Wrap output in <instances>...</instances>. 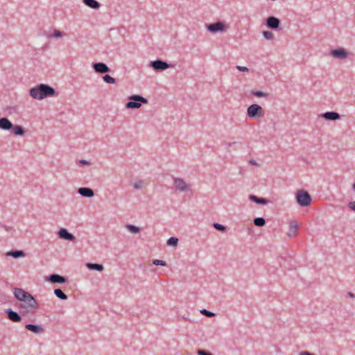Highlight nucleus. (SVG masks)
Listing matches in <instances>:
<instances>
[{
    "label": "nucleus",
    "instance_id": "1",
    "mask_svg": "<svg viewBox=\"0 0 355 355\" xmlns=\"http://www.w3.org/2000/svg\"><path fill=\"white\" fill-rule=\"evenodd\" d=\"M55 89L46 84H40L30 89L31 96L37 100H42L49 96H53L55 94Z\"/></svg>",
    "mask_w": 355,
    "mask_h": 355
},
{
    "label": "nucleus",
    "instance_id": "2",
    "mask_svg": "<svg viewBox=\"0 0 355 355\" xmlns=\"http://www.w3.org/2000/svg\"><path fill=\"white\" fill-rule=\"evenodd\" d=\"M17 307L19 309L20 313L25 315L29 313H33L37 309L38 304L34 297L30 295L22 300Z\"/></svg>",
    "mask_w": 355,
    "mask_h": 355
},
{
    "label": "nucleus",
    "instance_id": "3",
    "mask_svg": "<svg viewBox=\"0 0 355 355\" xmlns=\"http://www.w3.org/2000/svg\"><path fill=\"white\" fill-rule=\"evenodd\" d=\"M128 102L125 104L128 109H139L142 104H147V98L141 95L134 94L128 97Z\"/></svg>",
    "mask_w": 355,
    "mask_h": 355
},
{
    "label": "nucleus",
    "instance_id": "4",
    "mask_svg": "<svg viewBox=\"0 0 355 355\" xmlns=\"http://www.w3.org/2000/svg\"><path fill=\"white\" fill-rule=\"evenodd\" d=\"M247 115L250 119H260L264 116V111L261 105L252 104L248 107Z\"/></svg>",
    "mask_w": 355,
    "mask_h": 355
},
{
    "label": "nucleus",
    "instance_id": "5",
    "mask_svg": "<svg viewBox=\"0 0 355 355\" xmlns=\"http://www.w3.org/2000/svg\"><path fill=\"white\" fill-rule=\"evenodd\" d=\"M296 200L301 207H307L311 202L310 194L304 190H300L296 193Z\"/></svg>",
    "mask_w": 355,
    "mask_h": 355
},
{
    "label": "nucleus",
    "instance_id": "6",
    "mask_svg": "<svg viewBox=\"0 0 355 355\" xmlns=\"http://www.w3.org/2000/svg\"><path fill=\"white\" fill-rule=\"evenodd\" d=\"M149 67H152L155 71H164L170 67H173V66L162 60L157 59L156 60L151 61L149 63Z\"/></svg>",
    "mask_w": 355,
    "mask_h": 355
},
{
    "label": "nucleus",
    "instance_id": "7",
    "mask_svg": "<svg viewBox=\"0 0 355 355\" xmlns=\"http://www.w3.org/2000/svg\"><path fill=\"white\" fill-rule=\"evenodd\" d=\"M207 29L212 33H216L218 32H223L225 31L227 29L226 25L220 21H218L215 23L209 24L207 25Z\"/></svg>",
    "mask_w": 355,
    "mask_h": 355
},
{
    "label": "nucleus",
    "instance_id": "8",
    "mask_svg": "<svg viewBox=\"0 0 355 355\" xmlns=\"http://www.w3.org/2000/svg\"><path fill=\"white\" fill-rule=\"evenodd\" d=\"M173 184L176 189L181 192L187 191L190 189V185L182 178H173Z\"/></svg>",
    "mask_w": 355,
    "mask_h": 355
},
{
    "label": "nucleus",
    "instance_id": "9",
    "mask_svg": "<svg viewBox=\"0 0 355 355\" xmlns=\"http://www.w3.org/2000/svg\"><path fill=\"white\" fill-rule=\"evenodd\" d=\"M5 312L7 315V318L13 322H19L22 320V318L20 315L21 313H19L17 311H13L10 308L6 309Z\"/></svg>",
    "mask_w": 355,
    "mask_h": 355
},
{
    "label": "nucleus",
    "instance_id": "10",
    "mask_svg": "<svg viewBox=\"0 0 355 355\" xmlns=\"http://www.w3.org/2000/svg\"><path fill=\"white\" fill-rule=\"evenodd\" d=\"M46 280L53 284H64L67 279L58 274H52L46 277Z\"/></svg>",
    "mask_w": 355,
    "mask_h": 355
},
{
    "label": "nucleus",
    "instance_id": "11",
    "mask_svg": "<svg viewBox=\"0 0 355 355\" xmlns=\"http://www.w3.org/2000/svg\"><path fill=\"white\" fill-rule=\"evenodd\" d=\"M92 67L98 73H105L111 71L110 68L104 62H94L92 64Z\"/></svg>",
    "mask_w": 355,
    "mask_h": 355
},
{
    "label": "nucleus",
    "instance_id": "12",
    "mask_svg": "<svg viewBox=\"0 0 355 355\" xmlns=\"http://www.w3.org/2000/svg\"><path fill=\"white\" fill-rule=\"evenodd\" d=\"M58 235L59 238L62 239L73 242L76 241L75 236L73 234L69 232L68 230L65 228H60L58 232Z\"/></svg>",
    "mask_w": 355,
    "mask_h": 355
},
{
    "label": "nucleus",
    "instance_id": "13",
    "mask_svg": "<svg viewBox=\"0 0 355 355\" xmlns=\"http://www.w3.org/2000/svg\"><path fill=\"white\" fill-rule=\"evenodd\" d=\"M330 55L335 58L343 60L348 55L347 51L343 48L333 49L330 51Z\"/></svg>",
    "mask_w": 355,
    "mask_h": 355
},
{
    "label": "nucleus",
    "instance_id": "14",
    "mask_svg": "<svg viewBox=\"0 0 355 355\" xmlns=\"http://www.w3.org/2000/svg\"><path fill=\"white\" fill-rule=\"evenodd\" d=\"M13 294L15 297L20 302H21L27 297H28L30 295H31V293L21 288H14Z\"/></svg>",
    "mask_w": 355,
    "mask_h": 355
},
{
    "label": "nucleus",
    "instance_id": "15",
    "mask_svg": "<svg viewBox=\"0 0 355 355\" xmlns=\"http://www.w3.org/2000/svg\"><path fill=\"white\" fill-rule=\"evenodd\" d=\"M266 26L272 29H277L280 25V20L274 17L270 16L266 20Z\"/></svg>",
    "mask_w": 355,
    "mask_h": 355
},
{
    "label": "nucleus",
    "instance_id": "16",
    "mask_svg": "<svg viewBox=\"0 0 355 355\" xmlns=\"http://www.w3.org/2000/svg\"><path fill=\"white\" fill-rule=\"evenodd\" d=\"M25 328L35 334H41L44 332V329L42 325L34 324H27L25 325Z\"/></svg>",
    "mask_w": 355,
    "mask_h": 355
},
{
    "label": "nucleus",
    "instance_id": "17",
    "mask_svg": "<svg viewBox=\"0 0 355 355\" xmlns=\"http://www.w3.org/2000/svg\"><path fill=\"white\" fill-rule=\"evenodd\" d=\"M78 193L83 197L92 198L94 196V191L89 187H80L78 189Z\"/></svg>",
    "mask_w": 355,
    "mask_h": 355
},
{
    "label": "nucleus",
    "instance_id": "18",
    "mask_svg": "<svg viewBox=\"0 0 355 355\" xmlns=\"http://www.w3.org/2000/svg\"><path fill=\"white\" fill-rule=\"evenodd\" d=\"M13 128V124L6 117L0 118V129L9 130Z\"/></svg>",
    "mask_w": 355,
    "mask_h": 355
},
{
    "label": "nucleus",
    "instance_id": "19",
    "mask_svg": "<svg viewBox=\"0 0 355 355\" xmlns=\"http://www.w3.org/2000/svg\"><path fill=\"white\" fill-rule=\"evenodd\" d=\"M322 116L326 120L336 121L340 119V114L336 112H327L322 114Z\"/></svg>",
    "mask_w": 355,
    "mask_h": 355
},
{
    "label": "nucleus",
    "instance_id": "20",
    "mask_svg": "<svg viewBox=\"0 0 355 355\" xmlns=\"http://www.w3.org/2000/svg\"><path fill=\"white\" fill-rule=\"evenodd\" d=\"M249 199L257 204L266 205L270 202V201L264 198H259L254 195H250Z\"/></svg>",
    "mask_w": 355,
    "mask_h": 355
},
{
    "label": "nucleus",
    "instance_id": "21",
    "mask_svg": "<svg viewBox=\"0 0 355 355\" xmlns=\"http://www.w3.org/2000/svg\"><path fill=\"white\" fill-rule=\"evenodd\" d=\"M297 229H298V224H297V221H295V220L291 221L289 223V230H288V232L287 234L288 236V237L294 236Z\"/></svg>",
    "mask_w": 355,
    "mask_h": 355
},
{
    "label": "nucleus",
    "instance_id": "22",
    "mask_svg": "<svg viewBox=\"0 0 355 355\" xmlns=\"http://www.w3.org/2000/svg\"><path fill=\"white\" fill-rule=\"evenodd\" d=\"M25 255V252L23 250H11L6 253V257H12L15 259L24 257Z\"/></svg>",
    "mask_w": 355,
    "mask_h": 355
},
{
    "label": "nucleus",
    "instance_id": "23",
    "mask_svg": "<svg viewBox=\"0 0 355 355\" xmlns=\"http://www.w3.org/2000/svg\"><path fill=\"white\" fill-rule=\"evenodd\" d=\"M86 267L91 270H97L101 272L103 270L104 267L102 264L99 263H86Z\"/></svg>",
    "mask_w": 355,
    "mask_h": 355
},
{
    "label": "nucleus",
    "instance_id": "24",
    "mask_svg": "<svg viewBox=\"0 0 355 355\" xmlns=\"http://www.w3.org/2000/svg\"><path fill=\"white\" fill-rule=\"evenodd\" d=\"M83 3L88 7L93 9H98L101 4L96 0H83Z\"/></svg>",
    "mask_w": 355,
    "mask_h": 355
},
{
    "label": "nucleus",
    "instance_id": "25",
    "mask_svg": "<svg viewBox=\"0 0 355 355\" xmlns=\"http://www.w3.org/2000/svg\"><path fill=\"white\" fill-rule=\"evenodd\" d=\"M12 129L13 130V133L17 136H22L25 133L24 128L21 125H13V128H12Z\"/></svg>",
    "mask_w": 355,
    "mask_h": 355
},
{
    "label": "nucleus",
    "instance_id": "26",
    "mask_svg": "<svg viewBox=\"0 0 355 355\" xmlns=\"http://www.w3.org/2000/svg\"><path fill=\"white\" fill-rule=\"evenodd\" d=\"M54 294L60 300H67L68 299L67 295L60 288H55Z\"/></svg>",
    "mask_w": 355,
    "mask_h": 355
},
{
    "label": "nucleus",
    "instance_id": "27",
    "mask_svg": "<svg viewBox=\"0 0 355 355\" xmlns=\"http://www.w3.org/2000/svg\"><path fill=\"white\" fill-rule=\"evenodd\" d=\"M125 228L128 230L130 232L134 234H137L140 232V228L139 227L131 224L125 225Z\"/></svg>",
    "mask_w": 355,
    "mask_h": 355
},
{
    "label": "nucleus",
    "instance_id": "28",
    "mask_svg": "<svg viewBox=\"0 0 355 355\" xmlns=\"http://www.w3.org/2000/svg\"><path fill=\"white\" fill-rule=\"evenodd\" d=\"M254 224L257 227H263L266 224V220L262 217H257L254 219Z\"/></svg>",
    "mask_w": 355,
    "mask_h": 355
},
{
    "label": "nucleus",
    "instance_id": "29",
    "mask_svg": "<svg viewBox=\"0 0 355 355\" xmlns=\"http://www.w3.org/2000/svg\"><path fill=\"white\" fill-rule=\"evenodd\" d=\"M178 239L176 238V237H174V236H172V237H170L167 241H166V244L168 245V246H173V247H175L178 245Z\"/></svg>",
    "mask_w": 355,
    "mask_h": 355
},
{
    "label": "nucleus",
    "instance_id": "30",
    "mask_svg": "<svg viewBox=\"0 0 355 355\" xmlns=\"http://www.w3.org/2000/svg\"><path fill=\"white\" fill-rule=\"evenodd\" d=\"M251 94L252 95L257 97H267L268 96V94L266 92L257 90H252Z\"/></svg>",
    "mask_w": 355,
    "mask_h": 355
},
{
    "label": "nucleus",
    "instance_id": "31",
    "mask_svg": "<svg viewBox=\"0 0 355 355\" xmlns=\"http://www.w3.org/2000/svg\"><path fill=\"white\" fill-rule=\"evenodd\" d=\"M103 80L107 83H109V84H114L116 83V79L112 76H110V75H105L103 76Z\"/></svg>",
    "mask_w": 355,
    "mask_h": 355
},
{
    "label": "nucleus",
    "instance_id": "32",
    "mask_svg": "<svg viewBox=\"0 0 355 355\" xmlns=\"http://www.w3.org/2000/svg\"><path fill=\"white\" fill-rule=\"evenodd\" d=\"M65 35V33H64L63 32H61L58 30H54L53 31V33L52 35H49L48 37L49 38H51V37H56V38H59V37H62V36H64Z\"/></svg>",
    "mask_w": 355,
    "mask_h": 355
},
{
    "label": "nucleus",
    "instance_id": "33",
    "mask_svg": "<svg viewBox=\"0 0 355 355\" xmlns=\"http://www.w3.org/2000/svg\"><path fill=\"white\" fill-rule=\"evenodd\" d=\"M212 225L216 230L220 232H225L227 229L226 226L218 223H214Z\"/></svg>",
    "mask_w": 355,
    "mask_h": 355
},
{
    "label": "nucleus",
    "instance_id": "34",
    "mask_svg": "<svg viewBox=\"0 0 355 355\" xmlns=\"http://www.w3.org/2000/svg\"><path fill=\"white\" fill-rule=\"evenodd\" d=\"M132 186L135 189H142L145 187L144 182L143 180H139V181L134 182Z\"/></svg>",
    "mask_w": 355,
    "mask_h": 355
},
{
    "label": "nucleus",
    "instance_id": "35",
    "mask_svg": "<svg viewBox=\"0 0 355 355\" xmlns=\"http://www.w3.org/2000/svg\"><path fill=\"white\" fill-rule=\"evenodd\" d=\"M263 35L265 37V39L268 40H271L274 38V35L272 32L266 31L263 32Z\"/></svg>",
    "mask_w": 355,
    "mask_h": 355
},
{
    "label": "nucleus",
    "instance_id": "36",
    "mask_svg": "<svg viewBox=\"0 0 355 355\" xmlns=\"http://www.w3.org/2000/svg\"><path fill=\"white\" fill-rule=\"evenodd\" d=\"M200 313H201L202 315H205V316H207V317H209V318H211V317H213V316H214V315H215V313H213V312H211V311H208V310H207V309H202V310L200 311Z\"/></svg>",
    "mask_w": 355,
    "mask_h": 355
},
{
    "label": "nucleus",
    "instance_id": "37",
    "mask_svg": "<svg viewBox=\"0 0 355 355\" xmlns=\"http://www.w3.org/2000/svg\"><path fill=\"white\" fill-rule=\"evenodd\" d=\"M153 263L155 266H166V261H163V260H159V259H154L153 261Z\"/></svg>",
    "mask_w": 355,
    "mask_h": 355
},
{
    "label": "nucleus",
    "instance_id": "38",
    "mask_svg": "<svg viewBox=\"0 0 355 355\" xmlns=\"http://www.w3.org/2000/svg\"><path fill=\"white\" fill-rule=\"evenodd\" d=\"M198 355H213L211 352L204 350V349H198Z\"/></svg>",
    "mask_w": 355,
    "mask_h": 355
},
{
    "label": "nucleus",
    "instance_id": "39",
    "mask_svg": "<svg viewBox=\"0 0 355 355\" xmlns=\"http://www.w3.org/2000/svg\"><path fill=\"white\" fill-rule=\"evenodd\" d=\"M236 69L242 72H246L249 71L248 68L246 67L236 66Z\"/></svg>",
    "mask_w": 355,
    "mask_h": 355
},
{
    "label": "nucleus",
    "instance_id": "40",
    "mask_svg": "<svg viewBox=\"0 0 355 355\" xmlns=\"http://www.w3.org/2000/svg\"><path fill=\"white\" fill-rule=\"evenodd\" d=\"M78 162L79 164H83V165H87V166H89L91 164V163L85 159H79L78 161Z\"/></svg>",
    "mask_w": 355,
    "mask_h": 355
},
{
    "label": "nucleus",
    "instance_id": "41",
    "mask_svg": "<svg viewBox=\"0 0 355 355\" xmlns=\"http://www.w3.org/2000/svg\"><path fill=\"white\" fill-rule=\"evenodd\" d=\"M348 207L349 209L355 211V201H351L348 203Z\"/></svg>",
    "mask_w": 355,
    "mask_h": 355
},
{
    "label": "nucleus",
    "instance_id": "42",
    "mask_svg": "<svg viewBox=\"0 0 355 355\" xmlns=\"http://www.w3.org/2000/svg\"><path fill=\"white\" fill-rule=\"evenodd\" d=\"M299 355H314V354L309 352L305 351V352H300Z\"/></svg>",
    "mask_w": 355,
    "mask_h": 355
},
{
    "label": "nucleus",
    "instance_id": "43",
    "mask_svg": "<svg viewBox=\"0 0 355 355\" xmlns=\"http://www.w3.org/2000/svg\"><path fill=\"white\" fill-rule=\"evenodd\" d=\"M249 163L252 165H257V162L254 159H250Z\"/></svg>",
    "mask_w": 355,
    "mask_h": 355
},
{
    "label": "nucleus",
    "instance_id": "44",
    "mask_svg": "<svg viewBox=\"0 0 355 355\" xmlns=\"http://www.w3.org/2000/svg\"><path fill=\"white\" fill-rule=\"evenodd\" d=\"M348 295H349L351 298H354V297H355V295H354L352 292H349V293H348Z\"/></svg>",
    "mask_w": 355,
    "mask_h": 355
},
{
    "label": "nucleus",
    "instance_id": "45",
    "mask_svg": "<svg viewBox=\"0 0 355 355\" xmlns=\"http://www.w3.org/2000/svg\"><path fill=\"white\" fill-rule=\"evenodd\" d=\"M3 227H4L6 231H10V230H12L11 227H6L5 226H3Z\"/></svg>",
    "mask_w": 355,
    "mask_h": 355
},
{
    "label": "nucleus",
    "instance_id": "46",
    "mask_svg": "<svg viewBox=\"0 0 355 355\" xmlns=\"http://www.w3.org/2000/svg\"><path fill=\"white\" fill-rule=\"evenodd\" d=\"M352 189L355 190V182L352 184Z\"/></svg>",
    "mask_w": 355,
    "mask_h": 355
}]
</instances>
